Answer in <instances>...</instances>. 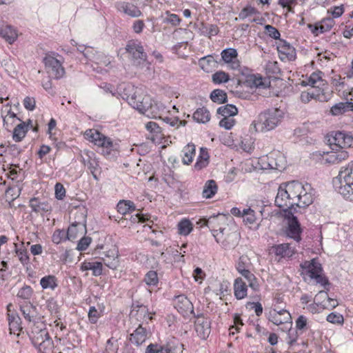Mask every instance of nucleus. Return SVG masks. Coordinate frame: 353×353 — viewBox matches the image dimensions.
Returning <instances> with one entry per match:
<instances>
[{
	"instance_id": "41",
	"label": "nucleus",
	"mask_w": 353,
	"mask_h": 353,
	"mask_svg": "<svg viewBox=\"0 0 353 353\" xmlns=\"http://www.w3.org/2000/svg\"><path fill=\"white\" fill-rule=\"evenodd\" d=\"M314 199V190L308 191L307 193L304 192L301 198L298 199L296 207L299 208H306L311 205Z\"/></svg>"
},
{
	"instance_id": "36",
	"label": "nucleus",
	"mask_w": 353,
	"mask_h": 353,
	"mask_svg": "<svg viewBox=\"0 0 353 353\" xmlns=\"http://www.w3.org/2000/svg\"><path fill=\"white\" fill-rule=\"evenodd\" d=\"M218 187L215 181L208 180L205 183L203 187L202 195L203 197L206 199H210L216 193Z\"/></svg>"
},
{
	"instance_id": "3",
	"label": "nucleus",
	"mask_w": 353,
	"mask_h": 353,
	"mask_svg": "<svg viewBox=\"0 0 353 353\" xmlns=\"http://www.w3.org/2000/svg\"><path fill=\"white\" fill-rule=\"evenodd\" d=\"M85 138L94 145L101 148V153L108 157L112 150L117 149V144L114 143L112 140L103 134L96 130H88L85 132Z\"/></svg>"
},
{
	"instance_id": "33",
	"label": "nucleus",
	"mask_w": 353,
	"mask_h": 353,
	"mask_svg": "<svg viewBox=\"0 0 353 353\" xmlns=\"http://www.w3.org/2000/svg\"><path fill=\"white\" fill-rule=\"evenodd\" d=\"M86 217L87 210L85 208H79L77 210L74 222L79 224V228L81 231H86Z\"/></svg>"
},
{
	"instance_id": "6",
	"label": "nucleus",
	"mask_w": 353,
	"mask_h": 353,
	"mask_svg": "<svg viewBox=\"0 0 353 353\" xmlns=\"http://www.w3.org/2000/svg\"><path fill=\"white\" fill-rule=\"evenodd\" d=\"M125 50L129 53L134 63L137 65H148L147 54L140 41L137 39L130 40L125 46Z\"/></svg>"
},
{
	"instance_id": "5",
	"label": "nucleus",
	"mask_w": 353,
	"mask_h": 353,
	"mask_svg": "<svg viewBox=\"0 0 353 353\" xmlns=\"http://www.w3.org/2000/svg\"><path fill=\"white\" fill-rule=\"evenodd\" d=\"M285 217L288 221L287 225L284 230L285 236L294 239L296 243L301 241L302 229L301 224L290 210H284Z\"/></svg>"
},
{
	"instance_id": "22",
	"label": "nucleus",
	"mask_w": 353,
	"mask_h": 353,
	"mask_svg": "<svg viewBox=\"0 0 353 353\" xmlns=\"http://www.w3.org/2000/svg\"><path fill=\"white\" fill-rule=\"evenodd\" d=\"M11 304L8 305V320L9 324V331H22L21 326V320L18 314L11 312Z\"/></svg>"
},
{
	"instance_id": "54",
	"label": "nucleus",
	"mask_w": 353,
	"mask_h": 353,
	"mask_svg": "<svg viewBox=\"0 0 353 353\" xmlns=\"http://www.w3.org/2000/svg\"><path fill=\"white\" fill-rule=\"evenodd\" d=\"M146 332H132L130 336V341L132 344L139 345L142 344L147 337Z\"/></svg>"
},
{
	"instance_id": "17",
	"label": "nucleus",
	"mask_w": 353,
	"mask_h": 353,
	"mask_svg": "<svg viewBox=\"0 0 353 353\" xmlns=\"http://www.w3.org/2000/svg\"><path fill=\"white\" fill-rule=\"evenodd\" d=\"M335 22L331 17L325 18L323 19L320 23L313 25H309V28L311 29L313 34L318 35L328 32L334 26Z\"/></svg>"
},
{
	"instance_id": "57",
	"label": "nucleus",
	"mask_w": 353,
	"mask_h": 353,
	"mask_svg": "<svg viewBox=\"0 0 353 353\" xmlns=\"http://www.w3.org/2000/svg\"><path fill=\"white\" fill-rule=\"evenodd\" d=\"M250 260L246 256L239 257L236 263V270L239 273L246 270V269H250Z\"/></svg>"
},
{
	"instance_id": "63",
	"label": "nucleus",
	"mask_w": 353,
	"mask_h": 353,
	"mask_svg": "<svg viewBox=\"0 0 353 353\" xmlns=\"http://www.w3.org/2000/svg\"><path fill=\"white\" fill-rule=\"evenodd\" d=\"M296 327L297 330H307L310 328L306 316L303 315L299 316L296 320Z\"/></svg>"
},
{
	"instance_id": "19",
	"label": "nucleus",
	"mask_w": 353,
	"mask_h": 353,
	"mask_svg": "<svg viewBox=\"0 0 353 353\" xmlns=\"http://www.w3.org/2000/svg\"><path fill=\"white\" fill-rule=\"evenodd\" d=\"M256 14H259V12L256 8L251 6H247L241 10L239 14V17L241 20H244L248 18V21L250 22L260 23L262 20L261 17L258 16L254 17L253 19H250L252 16H255Z\"/></svg>"
},
{
	"instance_id": "61",
	"label": "nucleus",
	"mask_w": 353,
	"mask_h": 353,
	"mask_svg": "<svg viewBox=\"0 0 353 353\" xmlns=\"http://www.w3.org/2000/svg\"><path fill=\"white\" fill-rule=\"evenodd\" d=\"M276 161L275 164L276 167H274V170H277L279 171H282L286 167V161L283 155L279 152H276Z\"/></svg>"
},
{
	"instance_id": "59",
	"label": "nucleus",
	"mask_w": 353,
	"mask_h": 353,
	"mask_svg": "<svg viewBox=\"0 0 353 353\" xmlns=\"http://www.w3.org/2000/svg\"><path fill=\"white\" fill-rule=\"evenodd\" d=\"M165 14L167 15V17L164 19V22L170 23L173 26H177L180 24L181 19L179 15L172 14L170 11H166Z\"/></svg>"
},
{
	"instance_id": "12",
	"label": "nucleus",
	"mask_w": 353,
	"mask_h": 353,
	"mask_svg": "<svg viewBox=\"0 0 353 353\" xmlns=\"http://www.w3.org/2000/svg\"><path fill=\"white\" fill-rule=\"evenodd\" d=\"M174 305L177 311L184 316L194 313L193 304L183 294L175 296Z\"/></svg>"
},
{
	"instance_id": "39",
	"label": "nucleus",
	"mask_w": 353,
	"mask_h": 353,
	"mask_svg": "<svg viewBox=\"0 0 353 353\" xmlns=\"http://www.w3.org/2000/svg\"><path fill=\"white\" fill-rule=\"evenodd\" d=\"M0 151L3 153L4 158L9 160L18 157L21 150L17 145L13 144L8 145L3 150H1Z\"/></svg>"
},
{
	"instance_id": "16",
	"label": "nucleus",
	"mask_w": 353,
	"mask_h": 353,
	"mask_svg": "<svg viewBox=\"0 0 353 353\" xmlns=\"http://www.w3.org/2000/svg\"><path fill=\"white\" fill-rule=\"evenodd\" d=\"M131 317H135L137 320L152 319V314L148 312V308L139 301L134 302L132 305V310L130 314Z\"/></svg>"
},
{
	"instance_id": "64",
	"label": "nucleus",
	"mask_w": 353,
	"mask_h": 353,
	"mask_svg": "<svg viewBox=\"0 0 353 353\" xmlns=\"http://www.w3.org/2000/svg\"><path fill=\"white\" fill-rule=\"evenodd\" d=\"M65 239H68L67 233L64 230H55L52 237V242L56 244H59Z\"/></svg>"
},
{
	"instance_id": "38",
	"label": "nucleus",
	"mask_w": 353,
	"mask_h": 353,
	"mask_svg": "<svg viewBox=\"0 0 353 353\" xmlns=\"http://www.w3.org/2000/svg\"><path fill=\"white\" fill-rule=\"evenodd\" d=\"M193 119L198 123H205L210 119V112L204 107L198 108L193 114Z\"/></svg>"
},
{
	"instance_id": "52",
	"label": "nucleus",
	"mask_w": 353,
	"mask_h": 353,
	"mask_svg": "<svg viewBox=\"0 0 353 353\" xmlns=\"http://www.w3.org/2000/svg\"><path fill=\"white\" fill-rule=\"evenodd\" d=\"M85 231H81L79 228V224L73 222L68 228L67 230V239L68 240L75 239L77 237L79 232L82 234Z\"/></svg>"
},
{
	"instance_id": "21",
	"label": "nucleus",
	"mask_w": 353,
	"mask_h": 353,
	"mask_svg": "<svg viewBox=\"0 0 353 353\" xmlns=\"http://www.w3.org/2000/svg\"><path fill=\"white\" fill-rule=\"evenodd\" d=\"M27 333L28 334V336L32 341L33 345L40 352L42 351V347L46 342L48 343L49 344L51 343L48 332H46L44 335L45 339H43L42 334H39L41 332H30V334L29 332Z\"/></svg>"
},
{
	"instance_id": "34",
	"label": "nucleus",
	"mask_w": 353,
	"mask_h": 353,
	"mask_svg": "<svg viewBox=\"0 0 353 353\" xmlns=\"http://www.w3.org/2000/svg\"><path fill=\"white\" fill-rule=\"evenodd\" d=\"M199 31L201 34L210 38L212 36H215L219 33V28L214 24L201 23L199 28Z\"/></svg>"
},
{
	"instance_id": "7",
	"label": "nucleus",
	"mask_w": 353,
	"mask_h": 353,
	"mask_svg": "<svg viewBox=\"0 0 353 353\" xmlns=\"http://www.w3.org/2000/svg\"><path fill=\"white\" fill-rule=\"evenodd\" d=\"M328 142L332 150L353 146V137L344 131L332 132L328 136Z\"/></svg>"
},
{
	"instance_id": "49",
	"label": "nucleus",
	"mask_w": 353,
	"mask_h": 353,
	"mask_svg": "<svg viewBox=\"0 0 353 353\" xmlns=\"http://www.w3.org/2000/svg\"><path fill=\"white\" fill-rule=\"evenodd\" d=\"M214 60L212 55H208L201 58L199 64L201 69L205 72H209L214 65Z\"/></svg>"
},
{
	"instance_id": "28",
	"label": "nucleus",
	"mask_w": 353,
	"mask_h": 353,
	"mask_svg": "<svg viewBox=\"0 0 353 353\" xmlns=\"http://www.w3.org/2000/svg\"><path fill=\"white\" fill-rule=\"evenodd\" d=\"M102 263L101 261H85L81 264V268L83 271L92 270V274L95 276H98L102 274Z\"/></svg>"
},
{
	"instance_id": "60",
	"label": "nucleus",
	"mask_w": 353,
	"mask_h": 353,
	"mask_svg": "<svg viewBox=\"0 0 353 353\" xmlns=\"http://www.w3.org/2000/svg\"><path fill=\"white\" fill-rule=\"evenodd\" d=\"M212 80L215 83H225L229 81V75L225 72L219 71L212 75Z\"/></svg>"
},
{
	"instance_id": "62",
	"label": "nucleus",
	"mask_w": 353,
	"mask_h": 353,
	"mask_svg": "<svg viewBox=\"0 0 353 353\" xmlns=\"http://www.w3.org/2000/svg\"><path fill=\"white\" fill-rule=\"evenodd\" d=\"M265 33L270 37H271L275 40H279V39H280L281 34H280L279 31L274 26H272L271 25H265Z\"/></svg>"
},
{
	"instance_id": "37",
	"label": "nucleus",
	"mask_w": 353,
	"mask_h": 353,
	"mask_svg": "<svg viewBox=\"0 0 353 353\" xmlns=\"http://www.w3.org/2000/svg\"><path fill=\"white\" fill-rule=\"evenodd\" d=\"M323 81L321 72H319L312 73L310 77L306 81H303L301 84L304 86L311 85L313 88H319Z\"/></svg>"
},
{
	"instance_id": "25",
	"label": "nucleus",
	"mask_w": 353,
	"mask_h": 353,
	"mask_svg": "<svg viewBox=\"0 0 353 353\" xmlns=\"http://www.w3.org/2000/svg\"><path fill=\"white\" fill-rule=\"evenodd\" d=\"M29 125L32 127V121L30 120L28 121V124L25 122H21L14 128L12 138L16 142L21 141L25 137L26 132H28Z\"/></svg>"
},
{
	"instance_id": "45",
	"label": "nucleus",
	"mask_w": 353,
	"mask_h": 353,
	"mask_svg": "<svg viewBox=\"0 0 353 353\" xmlns=\"http://www.w3.org/2000/svg\"><path fill=\"white\" fill-rule=\"evenodd\" d=\"M210 321L208 318L203 316H198L195 321V330L196 331H206L210 329Z\"/></svg>"
},
{
	"instance_id": "4",
	"label": "nucleus",
	"mask_w": 353,
	"mask_h": 353,
	"mask_svg": "<svg viewBox=\"0 0 353 353\" xmlns=\"http://www.w3.org/2000/svg\"><path fill=\"white\" fill-rule=\"evenodd\" d=\"M60 57L58 53L50 52L47 53L43 59L45 69L50 79H60L65 74V68L63 66V61L57 59Z\"/></svg>"
},
{
	"instance_id": "30",
	"label": "nucleus",
	"mask_w": 353,
	"mask_h": 353,
	"mask_svg": "<svg viewBox=\"0 0 353 353\" xmlns=\"http://www.w3.org/2000/svg\"><path fill=\"white\" fill-rule=\"evenodd\" d=\"M29 205L32 210L35 212H46L51 210V207L48 203L41 202L37 198L31 199Z\"/></svg>"
},
{
	"instance_id": "10",
	"label": "nucleus",
	"mask_w": 353,
	"mask_h": 353,
	"mask_svg": "<svg viewBox=\"0 0 353 353\" xmlns=\"http://www.w3.org/2000/svg\"><path fill=\"white\" fill-rule=\"evenodd\" d=\"M275 205L280 208H286L285 210L292 211L294 203L290 200L288 191L285 183H281L275 198Z\"/></svg>"
},
{
	"instance_id": "24",
	"label": "nucleus",
	"mask_w": 353,
	"mask_h": 353,
	"mask_svg": "<svg viewBox=\"0 0 353 353\" xmlns=\"http://www.w3.org/2000/svg\"><path fill=\"white\" fill-rule=\"evenodd\" d=\"M343 198L350 201H353V182L338 184L334 187Z\"/></svg>"
},
{
	"instance_id": "13",
	"label": "nucleus",
	"mask_w": 353,
	"mask_h": 353,
	"mask_svg": "<svg viewBox=\"0 0 353 353\" xmlns=\"http://www.w3.org/2000/svg\"><path fill=\"white\" fill-rule=\"evenodd\" d=\"M353 182V161L350 162L345 166H343L336 177L333 179L334 187L338 184Z\"/></svg>"
},
{
	"instance_id": "53",
	"label": "nucleus",
	"mask_w": 353,
	"mask_h": 353,
	"mask_svg": "<svg viewBox=\"0 0 353 353\" xmlns=\"http://www.w3.org/2000/svg\"><path fill=\"white\" fill-rule=\"evenodd\" d=\"M243 221L247 224H254L256 222L255 212L251 208L244 209L242 212Z\"/></svg>"
},
{
	"instance_id": "15",
	"label": "nucleus",
	"mask_w": 353,
	"mask_h": 353,
	"mask_svg": "<svg viewBox=\"0 0 353 353\" xmlns=\"http://www.w3.org/2000/svg\"><path fill=\"white\" fill-rule=\"evenodd\" d=\"M223 61L228 64L232 70H239L240 62L237 60L238 52L236 49L229 48L223 50L221 53Z\"/></svg>"
},
{
	"instance_id": "26",
	"label": "nucleus",
	"mask_w": 353,
	"mask_h": 353,
	"mask_svg": "<svg viewBox=\"0 0 353 353\" xmlns=\"http://www.w3.org/2000/svg\"><path fill=\"white\" fill-rule=\"evenodd\" d=\"M19 307L24 319L30 322L36 314V307L30 301H25L24 303H19Z\"/></svg>"
},
{
	"instance_id": "48",
	"label": "nucleus",
	"mask_w": 353,
	"mask_h": 353,
	"mask_svg": "<svg viewBox=\"0 0 353 353\" xmlns=\"http://www.w3.org/2000/svg\"><path fill=\"white\" fill-rule=\"evenodd\" d=\"M210 99L213 102L223 103L227 101V94L223 90L216 89L211 92Z\"/></svg>"
},
{
	"instance_id": "31",
	"label": "nucleus",
	"mask_w": 353,
	"mask_h": 353,
	"mask_svg": "<svg viewBox=\"0 0 353 353\" xmlns=\"http://www.w3.org/2000/svg\"><path fill=\"white\" fill-rule=\"evenodd\" d=\"M117 212L122 215L136 210L134 203L130 200H121L117 205Z\"/></svg>"
},
{
	"instance_id": "8",
	"label": "nucleus",
	"mask_w": 353,
	"mask_h": 353,
	"mask_svg": "<svg viewBox=\"0 0 353 353\" xmlns=\"http://www.w3.org/2000/svg\"><path fill=\"white\" fill-rule=\"evenodd\" d=\"M290 312L285 310H274L273 314H271V321L276 325H283L280 328L281 331L291 330L292 326Z\"/></svg>"
},
{
	"instance_id": "23",
	"label": "nucleus",
	"mask_w": 353,
	"mask_h": 353,
	"mask_svg": "<svg viewBox=\"0 0 353 353\" xmlns=\"http://www.w3.org/2000/svg\"><path fill=\"white\" fill-rule=\"evenodd\" d=\"M348 152L343 149H338V150H332L328 154L327 161L332 163H339L348 158Z\"/></svg>"
},
{
	"instance_id": "32",
	"label": "nucleus",
	"mask_w": 353,
	"mask_h": 353,
	"mask_svg": "<svg viewBox=\"0 0 353 353\" xmlns=\"http://www.w3.org/2000/svg\"><path fill=\"white\" fill-rule=\"evenodd\" d=\"M234 295L237 299H242L247 295V285L241 278H237L234 284Z\"/></svg>"
},
{
	"instance_id": "1",
	"label": "nucleus",
	"mask_w": 353,
	"mask_h": 353,
	"mask_svg": "<svg viewBox=\"0 0 353 353\" xmlns=\"http://www.w3.org/2000/svg\"><path fill=\"white\" fill-rule=\"evenodd\" d=\"M122 98L141 114L152 119H163L167 112L166 107L161 102L154 101L148 94L138 93L132 85H127L123 90Z\"/></svg>"
},
{
	"instance_id": "27",
	"label": "nucleus",
	"mask_w": 353,
	"mask_h": 353,
	"mask_svg": "<svg viewBox=\"0 0 353 353\" xmlns=\"http://www.w3.org/2000/svg\"><path fill=\"white\" fill-rule=\"evenodd\" d=\"M272 251L276 256L281 257H290L294 254V250L292 249L289 243H281L272 247Z\"/></svg>"
},
{
	"instance_id": "51",
	"label": "nucleus",
	"mask_w": 353,
	"mask_h": 353,
	"mask_svg": "<svg viewBox=\"0 0 353 353\" xmlns=\"http://www.w3.org/2000/svg\"><path fill=\"white\" fill-rule=\"evenodd\" d=\"M331 113L332 115L337 116L349 111L347 102H340L334 104L331 108Z\"/></svg>"
},
{
	"instance_id": "50",
	"label": "nucleus",
	"mask_w": 353,
	"mask_h": 353,
	"mask_svg": "<svg viewBox=\"0 0 353 353\" xmlns=\"http://www.w3.org/2000/svg\"><path fill=\"white\" fill-rule=\"evenodd\" d=\"M33 294L32 288L29 285H24L18 291L17 297L26 301H30Z\"/></svg>"
},
{
	"instance_id": "11",
	"label": "nucleus",
	"mask_w": 353,
	"mask_h": 353,
	"mask_svg": "<svg viewBox=\"0 0 353 353\" xmlns=\"http://www.w3.org/2000/svg\"><path fill=\"white\" fill-rule=\"evenodd\" d=\"M277 50L281 60L294 61L296 57L295 48L284 39H279L276 42Z\"/></svg>"
},
{
	"instance_id": "40",
	"label": "nucleus",
	"mask_w": 353,
	"mask_h": 353,
	"mask_svg": "<svg viewBox=\"0 0 353 353\" xmlns=\"http://www.w3.org/2000/svg\"><path fill=\"white\" fill-rule=\"evenodd\" d=\"M276 152H270L268 155L261 159L262 168L264 170H274L276 167Z\"/></svg>"
},
{
	"instance_id": "14",
	"label": "nucleus",
	"mask_w": 353,
	"mask_h": 353,
	"mask_svg": "<svg viewBox=\"0 0 353 353\" xmlns=\"http://www.w3.org/2000/svg\"><path fill=\"white\" fill-rule=\"evenodd\" d=\"M115 7L119 12L132 18H137L143 15L141 10L130 2L119 1L116 3Z\"/></svg>"
},
{
	"instance_id": "35",
	"label": "nucleus",
	"mask_w": 353,
	"mask_h": 353,
	"mask_svg": "<svg viewBox=\"0 0 353 353\" xmlns=\"http://www.w3.org/2000/svg\"><path fill=\"white\" fill-rule=\"evenodd\" d=\"M182 161L185 165L190 164L195 155V145L194 144L186 145L182 150Z\"/></svg>"
},
{
	"instance_id": "29",
	"label": "nucleus",
	"mask_w": 353,
	"mask_h": 353,
	"mask_svg": "<svg viewBox=\"0 0 353 353\" xmlns=\"http://www.w3.org/2000/svg\"><path fill=\"white\" fill-rule=\"evenodd\" d=\"M0 35L9 43H14L17 38L16 30L8 25L0 27Z\"/></svg>"
},
{
	"instance_id": "44",
	"label": "nucleus",
	"mask_w": 353,
	"mask_h": 353,
	"mask_svg": "<svg viewBox=\"0 0 353 353\" xmlns=\"http://www.w3.org/2000/svg\"><path fill=\"white\" fill-rule=\"evenodd\" d=\"M240 274L248 281L249 283V286L254 290V291H259V285L258 283L257 279L254 274H252L250 269H246V270L240 272Z\"/></svg>"
},
{
	"instance_id": "43",
	"label": "nucleus",
	"mask_w": 353,
	"mask_h": 353,
	"mask_svg": "<svg viewBox=\"0 0 353 353\" xmlns=\"http://www.w3.org/2000/svg\"><path fill=\"white\" fill-rule=\"evenodd\" d=\"M40 285L43 289H50L54 290L58 285L57 278L54 275L43 276L40 280Z\"/></svg>"
},
{
	"instance_id": "9",
	"label": "nucleus",
	"mask_w": 353,
	"mask_h": 353,
	"mask_svg": "<svg viewBox=\"0 0 353 353\" xmlns=\"http://www.w3.org/2000/svg\"><path fill=\"white\" fill-rule=\"evenodd\" d=\"M220 219V215H214L210 216L208 219H204L203 224L208 227L212 232V234L215 238V240L217 243H221L223 247H225L226 245L224 241V231L225 228H219V229H216V224L219 222Z\"/></svg>"
},
{
	"instance_id": "55",
	"label": "nucleus",
	"mask_w": 353,
	"mask_h": 353,
	"mask_svg": "<svg viewBox=\"0 0 353 353\" xmlns=\"http://www.w3.org/2000/svg\"><path fill=\"white\" fill-rule=\"evenodd\" d=\"M144 281L149 286H156L159 283L157 273L154 270H150L145 274Z\"/></svg>"
},
{
	"instance_id": "42",
	"label": "nucleus",
	"mask_w": 353,
	"mask_h": 353,
	"mask_svg": "<svg viewBox=\"0 0 353 353\" xmlns=\"http://www.w3.org/2000/svg\"><path fill=\"white\" fill-rule=\"evenodd\" d=\"M238 113V110L235 105L227 104L221 106L217 109V114H221L223 117H233Z\"/></svg>"
},
{
	"instance_id": "20",
	"label": "nucleus",
	"mask_w": 353,
	"mask_h": 353,
	"mask_svg": "<svg viewBox=\"0 0 353 353\" xmlns=\"http://www.w3.org/2000/svg\"><path fill=\"white\" fill-rule=\"evenodd\" d=\"M285 183L288 191L290 199L294 203L295 206L296 205L298 201L299 195L301 194L302 191V183L296 181H292Z\"/></svg>"
},
{
	"instance_id": "47",
	"label": "nucleus",
	"mask_w": 353,
	"mask_h": 353,
	"mask_svg": "<svg viewBox=\"0 0 353 353\" xmlns=\"http://www.w3.org/2000/svg\"><path fill=\"white\" fill-rule=\"evenodd\" d=\"M208 152L203 148H201V153L194 164L195 169L199 170L206 167L208 164Z\"/></svg>"
},
{
	"instance_id": "2",
	"label": "nucleus",
	"mask_w": 353,
	"mask_h": 353,
	"mask_svg": "<svg viewBox=\"0 0 353 353\" xmlns=\"http://www.w3.org/2000/svg\"><path fill=\"white\" fill-rule=\"evenodd\" d=\"M284 117V112L279 108H270L261 112L252 121L251 127L256 132H266L279 125Z\"/></svg>"
},
{
	"instance_id": "58",
	"label": "nucleus",
	"mask_w": 353,
	"mask_h": 353,
	"mask_svg": "<svg viewBox=\"0 0 353 353\" xmlns=\"http://www.w3.org/2000/svg\"><path fill=\"white\" fill-rule=\"evenodd\" d=\"M248 83L250 86V88H265V83H263V79L259 77H257L256 76H251L248 80Z\"/></svg>"
},
{
	"instance_id": "56",
	"label": "nucleus",
	"mask_w": 353,
	"mask_h": 353,
	"mask_svg": "<svg viewBox=\"0 0 353 353\" xmlns=\"http://www.w3.org/2000/svg\"><path fill=\"white\" fill-rule=\"evenodd\" d=\"M102 261L105 265L112 270H115L119 266V262L117 256H112L111 258L109 255L102 258Z\"/></svg>"
},
{
	"instance_id": "46",
	"label": "nucleus",
	"mask_w": 353,
	"mask_h": 353,
	"mask_svg": "<svg viewBox=\"0 0 353 353\" xmlns=\"http://www.w3.org/2000/svg\"><path fill=\"white\" fill-rule=\"evenodd\" d=\"M178 230L181 235L187 236L193 230L192 223L188 219H183L178 223Z\"/></svg>"
},
{
	"instance_id": "18",
	"label": "nucleus",
	"mask_w": 353,
	"mask_h": 353,
	"mask_svg": "<svg viewBox=\"0 0 353 353\" xmlns=\"http://www.w3.org/2000/svg\"><path fill=\"white\" fill-rule=\"evenodd\" d=\"M301 267L306 271L311 279L316 277L323 271L321 264L315 259H312L311 261H305L301 265Z\"/></svg>"
}]
</instances>
